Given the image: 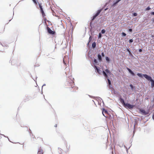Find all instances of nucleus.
<instances>
[{"label":"nucleus","mask_w":154,"mask_h":154,"mask_svg":"<svg viewBox=\"0 0 154 154\" xmlns=\"http://www.w3.org/2000/svg\"><path fill=\"white\" fill-rule=\"evenodd\" d=\"M63 63L66 66H67V65H69V58L68 56H65L63 58Z\"/></svg>","instance_id":"obj_2"},{"label":"nucleus","mask_w":154,"mask_h":154,"mask_svg":"<svg viewBox=\"0 0 154 154\" xmlns=\"http://www.w3.org/2000/svg\"><path fill=\"white\" fill-rule=\"evenodd\" d=\"M102 37V35L100 33L99 34L98 38H100Z\"/></svg>","instance_id":"obj_25"},{"label":"nucleus","mask_w":154,"mask_h":154,"mask_svg":"<svg viewBox=\"0 0 154 154\" xmlns=\"http://www.w3.org/2000/svg\"><path fill=\"white\" fill-rule=\"evenodd\" d=\"M111 86H112V85H110V87H109V88H112L111 87Z\"/></svg>","instance_id":"obj_39"},{"label":"nucleus","mask_w":154,"mask_h":154,"mask_svg":"<svg viewBox=\"0 0 154 154\" xmlns=\"http://www.w3.org/2000/svg\"><path fill=\"white\" fill-rule=\"evenodd\" d=\"M94 68H96V70L97 71V72L99 74H100L102 72L101 70L98 69L97 66H94Z\"/></svg>","instance_id":"obj_10"},{"label":"nucleus","mask_w":154,"mask_h":154,"mask_svg":"<svg viewBox=\"0 0 154 154\" xmlns=\"http://www.w3.org/2000/svg\"><path fill=\"white\" fill-rule=\"evenodd\" d=\"M130 86L131 87V88L133 89V85H130Z\"/></svg>","instance_id":"obj_32"},{"label":"nucleus","mask_w":154,"mask_h":154,"mask_svg":"<svg viewBox=\"0 0 154 154\" xmlns=\"http://www.w3.org/2000/svg\"><path fill=\"white\" fill-rule=\"evenodd\" d=\"M122 34L124 36H125L126 35V34L124 32H122Z\"/></svg>","instance_id":"obj_29"},{"label":"nucleus","mask_w":154,"mask_h":154,"mask_svg":"<svg viewBox=\"0 0 154 154\" xmlns=\"http://www.w3.org/2000/svg\"><path fill=\"white\" fill-rule=\"evenodd\" d=\"M65 73L66 75H70L71 73V72L70 70V69L69 67L66 66L65 68Z\"/></svg>","instance_id":"obj_6"},{"label":"nucleus","mask_w":154,"mask_h":154,"mask_svg":"<svg viewBox=\"0 0 154 154\" xmlns=\"http://www.w3.org/2000/svg\"><path fill=\"white\" fill-rule=\"evenodd\" d=\"M101 11V10H98L96 14L93 16L91 19V20L93 21L96 18V17L99 15Z\"/></svg>","instance_id":"obj_7"},{"label":"nucleus","mask_w":154,"mask_h":154,"mask_svg":"<svg viewBox=\"0 0 154 154\" xmlns=\"http://www.w3.org/2000/svg\"><path fill=\"white\" fill-rule=\"evenodd\" d=\"M94 62L95 63L97 64V61L96 59H94Z\"/></svg>","instance_id":"obj_27"},{"label":"nucleus","mask_w":154,"mask_h":154,"mask_svg":"<svg viewBox=\"0 0 154 154\" xmlns=\"http://www.w3.org/2000/svg\"><path fill=\"white\" fill-rule=\"evenodd\" d=\"M137 75L140 78H143V76L147 80L151 81V86L152 87V88L154 86V81L152 79L151 77L146 74H143L140 73H137Z\"/></svg>","instance_id":"obj_1"},{"label":"nucleus","mask_w":154,"mask_h":154,"mask_svg":"<svg viewBox=\"0 0 154 154\" xmlns=\"http://www.w3.org/2000/svg\"><path fill=\"white\" fill-rule=\"evenodd\" d=\"M127 51L129 52L130 54H131V53L130 51L129 50L128 48H127L126 49Z\"/></svg>","instance_id":"obj_28"},{"label":"nucleus","mask_w":154,"mask_h":154,"mask_svg":"<svg viewBox=\"0 0 154 154\" xmlns=\"http://www.w3.org/2000/svg\"><path fill=\"white\" fill-rule=\"evenodd\" d=\"M97 57L98 58V59L100 61L102 60V58L101 57V56L100 54H98L97 55Z\"/></svg>","instance_id":"obj_17"},{"label":"nucleus","mask_w":154,"mask_h":154,"mask_svg":"<svg viewBox=\"0 0 154 154\" xmlns=\"http://www.w3.org/2000/svg\"><path fill=\"white\" fill-rule=\"evenodd\" d=\"M101 11V10H98L96 14L93 16L91 19V20L93 21L96 18V17L99 15Z\"/></svg>","instance_id":"obj_8"},{"label":"nucleus","mask_w":154,"mask_h":154,"mask_svg":"<svg viewBox=\"0 0 154 154\" xmlns=\"http://www.w3.org/2000/svg\"><path fill=\"white\" fill-rule=\"evenodd\" d=\"M101 55H102V57H104V54L103 52H102V53H101Z\"/></svg>","instance_id":"obj_33"},{"label":"nucleus","mask_w":154,"mask_h":154,"mask_svg":"<svg viewBox=\"0 0 154 154\" xmlns=\"http://www.w3.org/2000/svg\"><path fill=\"white\" fill-rule=\"evenodd\" d=\"M47 30L48 32L50 34L54 35L55 33L54 31H52L49 27L48 26L47 27Z\"/></svg>","instance_id":"obj_9"},{"label":"nucleus","mask_w":154,"mask_h":154,"mask_svg":"<svg viewBox=\"0 0 154 154\" xmlns=\"http://www.w3.org/2000/svg\"><path fill=\"white\" fill-rule=\"evenodd\" d=\"M38 5L39 7V8L40 9V11L41 12V13L42 14V15L43 17H44L45 16V13L44 12V11H43L42 6V3H38Z\"/></svg>","instance_id":"obj_5"},{"label":"nucleus","mask_w":154,"mask_h":154,"mask_svg":"<svg viewBox=\"0 0 154 154\" xmlns=\"http://www.w3.org/2000/svg\"><path fill=\"white\" fill-rule=\"evenodd\" d=\"M107 81L109 83V87H110V85H111V82L110 81L109 79H107Z\"/></svg>","instance_id":"obj_21"},{"label":"nucleus","mask_w":154,"mask_h":154,"mask_svg":"<svg viewBox=\"0 0 154 154\" xmlns=\"http://www.w3.org/2000/svg\"><path fill=\"white\" fill-rule=\"evenodd\" d=\"M55 126H56V127H57V125H56Z\"/></svg>","instance_id":"obj_40"},{"label":"nucleus","mask_w":154,"mask_h":154,"mask_svg":"<svg viewBox=\"0 0 154 154\" xmlns=\"http://www.w3.org/2000/svg\"><path fill=\"white\" fill-rule=\"evenodd\" d=\"M106 60L108 62H109L110 61L109 57H106Z\"/></svg>","instance_id":"obj_22"},{"label":"nucleus","mask_w":154,"mask_h":154,"mask_svg":"<svg viewBox=\"0 0 154 154\" xmlns=\"http://www.w3.org/2000/svg\"><path fill=\"white\" fill-rule=\"evenodd\" d=\"M151 14L152 15H154V12H152L151 13Z\"/></svg>","instance_id":"obj_36"},{"label":"nucleus","mask_w":154,"mask_h":154,"mask_svg":"<svg viewBox=\"0 0 154 154\" xmlns=\"http://www.w3.org/2000/svg\"><path fill=\"white\" fill-rule=\"evenodd\" d=\"M124 106L127 109H132L134 106V105H131L130 103H125Z\"/></svg>","instance_id":"obj_4"},{"label":"nucleus","mask_w":154,"mask_h":154,"mask_svg":"<svg viewBox=\"0 0 154 154\" xmlns=\"http://www.w3.org/2000/svg\"><path fill=\"white\" fill-rule=\"evenodd\" d=\"M96 45V43L95 42H93L92 43V47L94 48L95 47Z\"/></svg>","instance_id":"obj_19"},{"label":"nucleus","mask_w":154,"mask_h":154,"mask_svg":"<svg viewBox=\"0 0 154 154\" xmlns=\"http://www.w3.org/2000/svg\"><path fill=\"white\" fill-rule=\"evenodd\" d=\"M103 73L104 75L106 78H107L108 77L107 75V74H106V73L104 71H103Z\"/></svg>","instance_id":"obj_18"},{"label":"nucleus","mask_w":154,"mask_h":154,"mask_svg":"<svg viewBox=\"0 0 154 154\" xmlns=\"http://www.w3.org/2000/svg\"><path fill=\"white\" fill-rule=\"evenodd\" d=\"M127 69L128 70L129 72L132 75L134 76L135 74L130 69L128 68H127Z\"/></svg>","instance_id":"obj_13"},{"label":"nucleus","mask_w":154,"mask_h":154,"mask_svg":"<svg viewBox=\"0 0 154 154\" xmlns=\"http://www.w3.org/2000/svg\"><path fill=\"white\" fill-rule=\"evenodd\" d=\"M129 42L131 43L133 42V40L132 39H130L129 41Z\"/></svg>","instance_id":"obj_30"},{"label":"nucleus","mask_w":154,"mask_h":154,"mask_svg":"<svg viewBox=\"0 0 154 154\" xmlns=\"http://www.w3.org/2000/svg\"><path fill=\"white\" fill-rule=\"evenodd\" d=\"M140 111L142 112L143 114L146 115L148 114V112H146L145 110L143 109H140Z\"/></svg>","instance_id":"obj_11"},{"label":"nucleus","mask_w":154,"mask_h":154,"mask_svg":"<svg viewBox=\"0 0 154 154\" xmlns=\"http://www.w3.org/2000/svg\"><path fill=\"white\" fill-rule=\"evenodd\" d=\"M139 51L140 52H142V50L141 49H139Z\"/></svg>","instance_id":"obj_37"},{"label":"nucleus","mask_w":154,"mask_h":154,"mask_svg":"<svg viewBox=\"0 0 154 154\" xmlns=\"http://www.w3.org/2000/svg\"><path fill=\"white\" fill-rule=\"evenodd\" d=\"M105 30L104 29H102L101 31V33H102V34H103L104 33H105Z\"/></svg>","instance_id":"obj_24"},{"label":"nucleus","mask_w":154,"mask_h":154,"mask_svg":"<svg viewBox=\"0 0 154 154\" xmlns=\"http://www.w3.org/2000/svg\"><path fill=\"white\" fill-rule=\"evenodd\" d=\"M74 83L73 82H71L70 83L67 82L65 86L66 88H72L74 87Z\"/></svg>","instance_id":"obj_3"},{"label":"nucleus","mask_w":154,"mask_h":154,"mask_svg":"<svg viewBox=\"0 0 154 154\" xmlns=\"http://www.w3.org/2000/svg\"><path fill=\"white\" fill-rule=\"evenodd\" d=\"M152 117V119L154 120V113H153Z\"/></svg>","instance_id":"obj_35"},{"label":"nucleus","mask_w":154,"mask_h":154,"mask_svg":"<svg viewBox=\"0 0 154 154\" xmlns=\"http://www.w3.org/2000/svg\"><path fill=\"white\" fill-rule=\"evenodd\" d=\"M73 88V90L72 91L73 92H75L77 90H78V88H77L76 87H75L74 86V87H73L72 88Z\"/></svg>","instance_id":"obj_16"},{"label":"nucleus","mask_w":154,"mask_h":154,"mask_svg":"<svg viewBox=\"0 0 154 154\" xmlns=\"http://www.w3.org/2000/svg\"><path fill=\"white\" fill-rule=\"evenodd\" d=\"M133 15L134 16H136L137 15V14L136 13H134L133 14Z\"/></svg>","instance_id":"obj_31"},{"label":"nucleus","mask_w":154,"mask_h":154,"mask_svg":"<svg viewBox=\"0 0 154 154\" xmlns=\"http://www.w3.org/2000/svg\"><path fill=\"white\" fill-rule=\"evenodd\" d=\"M33 2L35 3V5H37V2L36 0H32Z\"/></svg>","instance_id":"obj_23"},{"label":"nucleus","mask_w":154,"mask_h":154,"mask_svg":"<svg viewBox=\"0 0 154 154\" xmlns=\"http://www.w3.org/2000/svg\"><path fill=\"white\" fill-rule=\"evenodd\" d=\"M108 113V112L107 110H105V109H103V114L104 116H105L106 117H107V116H105L104 115V113L105 114H107Z\"/></svg>","instance_id":"obj_12"},{"label":"nucleus","mask_w":154,"mask_h":154,"mask_svg":"<svg viewBox=\"0 0 154 154\" xmlns=\"http://www.w3.org/2000/svg\"><path fill=\"white\" fill-rule=\"evenodd\" d=\"M150 8L149 7H148L146 9V11H148V10H149L150 9Z\"/></svg>","instance_id":"obj_26"},{"label":"nucleus","mask_w":154,"mask_h":154,"mask_svg":"<svg viewBox=\"0 0 154 154\" xmlns=\"http://www.w3.org/2000/svg\"><path fill=\"white\" fill-rule=\"evenodd\" d=\"M91 37H90V38H89V42H90V41H91Z\"/></svg>","instance_id":"obj_38"},{"label":"nucleus","mask_w":154,"mask_h":154,"mask_svg":"<svg viewBox=\"0 0 154 154\" xmlns=\"http://www.w3.org/2000/svg\"><path fill=\"white\" fill-rule=\"evenodd\" d=\"M129 31L131 32L132 31V29H129Z\"/></svg>","instance_id":"obj_34"},{"label":"nucleus","mask_w":154,"mask_h":154,"mask_svg":"<svg viewBox=\"0 0 154 154\" xmlns=\"http://www.w3.org/2000/svg\"><path fill=\"white\" fill-rule=\"evenodd\" d=\"M43 150L42 149H39L38 152V154H43Z\"/></svg>","instance_id":"obj_15"},{"label":"nucleus","mask_w":154,"mask_h":154,"mask_svg":"<svg viewBox=\"0 0 154 154\" xmlns=\"http://www.w3.org/2000/svg\"><path fill=\"white\" fill-rule=\"evenodd\" d=\"M119 100H120V101L122 103L124 106L125 105V103L124 100V99H123L121 98V97H120L119 99Z\"/></svg>","instance_id":"obj_14"},{"label":"nucleus","mask_w":154,"mask_h":154,"mask_svg":"<svg viewBox=\"0 0 154 154\" xmlns=\"http://www.w3.org/2000/svg\"><path fill=\"white\" fill-rule=\"evenodd\" d=\"M105 71L107 73H109V74L111 73L110 71L108 69H105Z\"/></svg>","instance_id":"obj_20"}]
</instances>
